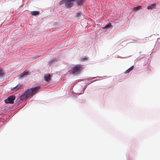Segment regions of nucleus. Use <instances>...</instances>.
Returning <instances> with one entry per match:
<instances>
[{
  "mask_svg": "<svg viewBox=\"0 0 160 160\" xmlns=\"http://www.w3.org/2000/svg\"><path fill=\"white\" fill-rule=\"evenodd\" d=\"M140 7H141L140 6H139L137 7H134V8H133V10H138L139 8H140Z\"/></svg>",
  "mask_w": 160,
  "mask_h": 160,
  "instance_id": "11",
  "label": "nucleus"
},
{
  "mask_svg": "<svg viewBox=\"0 0 160 160\" xmlns=\"http://www.w3.org/2000/svg\"><path fill=\"white\" fill-rule=\"evenodd\" d=\"M130 72V71H129L128 69L125 71V73H128L129 72Z\"/></svg>",
  "mask_w": 160,
  "mask_h": 160,
  "instance_id": "17",
  "label": "nucleus"
},
{
  "mask_svg": "<svg viewBox=\"0 0 160 160\" xmlns=\"http://www.w3.org/2000/svg\"><path fill=\"white\" fill-rule=\"evenodd\" d=\"M111 26V24L109 23L108 25H106L104 28H107L110 27Z\"/></svg>",
  "mask_w": 160,
  "mask_h": 160,
  "instance_id": "10",
  "label": "nucleus"
},
{
  "mask_svg": "<svg viewBox=\"0 0 160 160\" xmlns=\"http://www.w3.org/2000/svg\"><path fill=\"white\" fill-rule=\"evenodd\" d=\"M64 3L65 4V0H62L60 2V5Z\"/></svg>",
  "mask_w": 160,
  "mask_h": 160,
  "instance_id": "12",
  "label": "nucleus"
},
{
  "mask_svg": "<svg viewBox=\"0 0 160 160\" xmlns=\"http://www.w3.org/2000/svg\"><path fill=\"white\" fill-rule=\"evenodd\" d=\"M133 66H131L130 68H129L128 69L129 71H130L131 70H132L133 69Z\"/></svg>",
  "mask_w": 160,
  "mask_h": 160,
  "instance_id": "15",
  "label": "nucleus"
},
{
  "mask_svg": "<svg viewBox=\"0 0 160 160\" xmlns=\"http://www.w3.org/2000/svg\"><path fill=\"white\" fill-rule=\"evenodd\" d=\"M76 15L77 17H79L80 16V14L79 13H77L76 14Z\"/></svg>",
  "mask_w": 160,
  "mask_h": 160,
  "instance_id": "13",
  "label": "nucleus"
},
{
  "mask_svg": "<svg viewBox=\"0 0 160 160\" xmlns=\"http://www.w3.org/2000/svg\"><path fill=\"white\" fill-rule=\"evenodd\" d=\"M29 74V73L27 71H25L23 72L21 74V75L22 76H24L25 75H28Z\"/></svg>",
  "mask_w": 160,
  "mask_h": 160,
  "instance_id": "7",
  "label": "nucleus"
},
{
  "mask_svg": "<svg viewBox=\"0 0 160 160\" xmlns=\"http://www.w3.org/2000/svg\"><path fill=\"white\" fill-rule=\"evenodd\" d=\"M15 98V96L14 95L10 96L8 97V98L5 100V102L6 103L13 104L14 103V101Z\"/></svg>",
  "mask_w": 160,
  "mask_h": 160,
  "instance_id": "3",
  "label": "nucleus"
},
{
  "mask_svg": "<svg viewBox=\"0 0 160 160\" xmlns=\"http://www.w3.org/2000/svg\"><path fill=\"white\" fill-rule=\"evenodd\" d=\"M4 75L3 71L2 69H0V77H3Z\"/></svg>",
  "mask_w": 160,
  "mask_h": 160,
  "instance_id": "9",
  "label": "nucleus"
},
{
  "mask_svg": "<svg viewBox=\"0 0 160 160\" xmlns=\"http://www.w3.org/2000/svg\"><path fill=\"white\" fill-rule=\"evenodd\" d=\"M82 67L80 65H77L72 67L69 71L70 73L73 74H78L82 70Z\"/></svg>",
  "mask_w": 160,
  "mask_h": 160,
  "instance_id": "2",
  "label": "nucleus"
},
{
  "mask_svg": "<svg viewBox=\"0 0 160 160\" xmlns=\"http://www.w3.org/2000/svg\"><path fill=\"white\" fill-rule=\"evenodd\" d=\"M156 6V3H153V4H151L150 5L148 6V7L147 8L148 9H151L153 8H155Z\"/></svg>",
  "mask_w": 160,
  "mask_h": 160,
  "instance_id": "5",
  "label": "nucleus"
},
{
  "mask_svg": "<svg viewBox=\"0 0 160 160\" xmlns=\"http://www.w3.org/2000/svg\"><path fill=\"white\" fill-rule=\"evenodd\" d=\"M31 14L33 16L38 15L39 14V12L38 11H33L31 12Z\"/></svg>",
  "mask_w": 160,
  "mask_h": 160,
  "instance_id": "8",
  "label": "nucleus"
},
{
  "mask_svg": "<svg viewBox=\"0 0 160 160\" xmlns=\"http://www.w3.org/2000/svg\"><path fill=\"white\" fill-rule=\"evenodd\" d=\"M40 89V87H35L33 88L28 89L21 96L22 99L30 98L35 93H37Z\"/></svg>",
  "mask_w": 160,
  "mask_h": 160,
  "instance_id": "1",
  "label": "nucleus"
},
{
  "mask_svg": "<svg viewBox=\"0 0 160 160\" xmlns=\"http://www.w3.org/2000/svg\"><path fill=\"white\" fill-rule=\"evenodd\" d=\"M19 88H20V87H18V86H17L16 87L13 88V90H14L15 88H17V89L16 90H17L18 89H19Z\"/></svg>",
  "mask_w": 160,
  "mask_h": 160,
  "instance_id": "14",
  "label": "nucleus"
},
{
  "mask_svg": "<svg viewBox=\"0 0 160 160\" xmlns=\"http://www.w3.org/2000/svg\"><path fill=\"white\" fill-rule=\"evenodd\" d=\"M77 5L78 6L82 4L84 2V0H76Z\"/></svg>",
  "mask_w": 160,
  "mask_h": 160,
  "instance_id": "6",
  "label": "nucleus"
},
{
  "mask_svg": "<svg viewBox=\"0 0 160 160\" xmlns=\"http://www.w3.org/2000/svg\"><path fill=\"white\" fill-rule=\"evenodd\" d=\"M133 66H131L130 68H129L128 69L129 71H130L131 70H132L133 69Z\"/></svg>",
  "mask_w": 160,
  "mask_h": 160,
  "instance_id": "16",
  "label": "nucleus"
},
{
  "mask_svg": "<svg viewBox=\"0 0 160 160\" xmlns=\"http://www.w3.org/2000/svg\"><path fill=\"white\" fill-rule=\"evenodd\" d=\"M51 76L50 74H46L44 77V80L47 82L49 81L51 79Z\"/></svg>",
  "mask_w": 160,
  "mask_h": 160,
  "instance_id": "4",
  "label": "nucleus"
}]
</instances>
